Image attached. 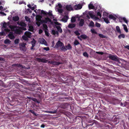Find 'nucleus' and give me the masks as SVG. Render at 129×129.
Returning <instances> with one entry per match:
<instances>
[{
  "label": "nucleus",
  "instance_id": "f257e3e1",
  "mask_svg": "<svg viewBox=\"0 0 129 129\" xmlns=\"http://www.w3.org/2000/svg\"><path fill=\"white\" fill-rule=\"evenodd\" d=\"M9 27L11 29L12 31L15 32V33L17 34H20L21 32V30L17 29L18 28V26L16 25H10Z\"/></svg>",
  "mask_w": 129,
  "mask_h": 129
},
{
  "label": "nucleus",
  "instance_id": "79ce46f5",
  "mask_svg": "<svg viewBox=\"0 0 129 129\" xmlns=\"http://www.w3.org/2000/svg\"><path fill=\"white\" fill-rule=\"evenodd\" d=\"M94 23L93 21H91V22H90L89 24V26H91L93 27L94 26Z\"/></svg>",
  "mask_w": 129,
  "mask_h": 129
},
{
  "label": "nucleus",
  "instance_id": "58836bf2",
  "mask_svg": "<svg viewBox=\"0 0 129 129\" xmlns=\"http://www.w3.org/2000/svg\"><path fill=\"white\" fill-rule=\"evenodd\" d=\"M28 37L25 36H23L22 37V38L25 41H27L28 40Z\"/></svg>",
  "mask_w": 129,
  "mask_h": 129
},
{
  "label": "nucleus",
  "instance_id": "c03bdc74",
  "mask_svg": "<svg viewBox=\"0 0 129 129\" xmlns=\"http://www.w3.org/2000/svg\"><path fill=\"white\" fill-rule=\"evenodd\" d=\"M10 41L9 39H6L4 41V43L6 44L9 43H10Z\"/></svg>",
  "mask_w": 129,
  "mask_h": 129
},
{
  "label": "nucleus",
  "instance_id": "473e14b6",
  "mask_svg": "<svg viewBox=\"0 0 129 129\" xmlns=\"http://www.w3.org/2000/svg\"><path fill=\"white\" fill-rule=\"evenodd\" d=\"M57 111V109H56L55 110H54L53 111H49L48 112V113H51V114H54L56 113Z\"/></svg>",
  "mask_w": 129,
  "mask_h": 129
},
{
  "label": "nucleus",
  "instance_id": "423d86ee",
  "mask_svg": "<svg viewBox=\"0 0 129 129\" xmlns=\"http://www.w3.org/2000/svg\"><path fill=\"white\" fill-rule=\"evenodd\" d=\"M120 105L121 106L123 107L125 106L127 108L129 109V103L125 102L124 103H121L120 104Z\"/></svg>",
  "mask_w": 129,
  "mask_h": 129
},
{
  "label": "nucleus",
  "instance_id": "e433bc0d",
  "mask_svg": "<svg viewBox=\"0 0 129 129\" xmlns=\"http://www.w3.org/2000/svg\"><path fill=\"white\" fill-rule=\"evenodd\" d=\"M99 36L101 38H107V37L106 36L104 35H103L99 34Z\"/></svg>",
  "mask_w": 129,
  "mask_h": 129
},
{
  "label": "nucleus",
  "instance_id": "412c9836",
  "mask_svg": "<svg viewBox=\"0 0 129 129\" xmlns=\"http://www.w3.org/2000/svg\"><path fill=\"white\" fill-rule=\"evenodd\" d=\"M66 48L67 50H70L72 48V47L69 43L68 44L67 46H66Z\"/></svg>",
  "mask_w": 129,
  "mask_h": 129
},
{
  "label": "nucleus",
  "instance_id": "ddd939ff",
  "mask_svg": "<svg viewBox=\"0 0 129 129\" xmlns=\"http://www.w3.org/2000/svg\"><path fill=\"white\" fill-rule=\"evenodd\" d=\"M24 34L28 38H31V33L30 32L28 31H26L25 33Z\"/></svg>",
  "mask_w": 129,
  "mask_h": 129
},
{
  "label": "nucleus",
  "instance_id": "de8ad7c7",
  "mask_svg": "<svg viewBox=\"0 0 129 129\" xmlns=\"http://www.w3.org/2000/svg\"><path fill=\"white\" fill-rule=\"evenodd\" d=\"M83 55L85 57H88V54L86 52H84L83 53Z\"/></svg>",
  "mask_w": 129,
  "mask_h": 129
},
{
  "label": "nucleus",
  "instance_id": "72a5a7b5",
  "mask_svg": "<svg viewBox=\"0 0 129 129\" xmlns=\"http://www.w3.org/2000/svg\"><path fill=\"white\" fill-rule=\"evenodd\" d=\"M61 47V48L60 49L62 50H63L65 51L67 50V49L64 47V44Z\"/></svg>",
  "mask_w": 129,
  "mask_h": 129
},
{
  "label": "nucleus",
  "instance_id": "69168bd1",
  "mask_svg": "<svg viewBox=\"0 0 129 129\" xmlns=\"http://www.w3.org/2000/svg\"><path fill=\"white\" fill-rule=\"evenodd\" d=\"M17 66L19 68H23V66L20 64H17Z\"/></svg>",
  "mask_w": 129,
  "mask_h": 129
},
{
  "label": "nucleus",
  "instance_id": "9d476101",
  "mask_svg": "<svg viewBox=\"0 0 129 129\" xmlns=\"http://www.w3.org/2000/svg\"><path fill=\"white\" fill-rule=\"evenodd\" d=\"M66 8L68 11H70L73 10V8L71 5H67L66 6Z\"/></svg>",
  "mask_w": 129,
  "mask_h": 129
},
{
  "label": "nucleus",
  "instance_id": "052dcab7",
  "mask_svg": "<svg viewBox=\"0 0 129 129\" xmlns=\"http://www.w3.org/2000/svg\"><path fill=\"white\" fill-rule=\"evenodd\" d=\"M25 18L27 21H28L30 20V19L27 16H25Z\"/></svg>",
  "mask_w": 129,
  "mask_h": 129
},
{
  "label": "nucleus",
  "instance_id": "a19ab883",
  "mask_svg": "<svg viewBox=\"0 0 129 129\" xmlns=\"http://www.w3.org/2000/svg\"><path fill=\"white\" fill-rule=\"evenodd\" d=\"M52 33L53 35H55L56 34H57L58 32L57 31H55L54 30H52Z\"/></svg>",
  "mask_w": 129,
  "mask_h": 129
},
{
  "label": "nucleus",
  "instance_id": "4be33fe9",
  "mask_svg": "<svg viewBox=\"0 0 129 129\" xmlns=\"http://www.w3.org/2000/svg\"><path fill=\"white\" fill-rule=\"evenodd\" d=\"M116 29L117 32L119 34L121 33V32L120 29V27L118 26H117L116 27Z\"/></svg>",
  "mask_w": 129,
  "mask_h": 129
},
{
  "label": "nucleus",
  "instance_id": "a211bd4d",
  "mask_svg": "<svg viewBox=\"0 0 129 129\" xmlns=\"http://www.w3.org/2000/svg\"><path fill=\"white\" fill-rule=\"evenodd\" d=\"M28 98L29 99H31L33 100V101H34L35 102H38V101L37 100V99L36 98L31 97H28Z\"/></svg>",
  "mask_w": 129,
  "mask_h": 129
},
{
  "label": "nucleus",
  "instance_id": "774afa93",
  "mask_svg": "<svg viewBox=\"0 0 129 129\" xmlns=\"http://www.w3.org/2000/svg\"><path fill=\"white\" fill-rule=\"evenodd\" d=\"M0 14L4 16H6V15L4 12H0Z\"/></svg>",
  "mask_w": 129,
  "mask_h": 129
},
{
  "label": "nucleus",
  "instance_id": "0eeeda50",
  "mask_svg": "<svg viewBox=\"0 0 129 129\" xmlns=\"http://www.w3.org/2000/svg\"><path fill=\"white\" fill-rule=\"evenodd\" d=\"M88 14L92 18L94 19L95 20H97L99 19L98 18L95 16L93 15L92 12H89L88 13Z\"/></svg>",
  "mask_w": 129,
  "mask_h": 129
},
{
  "label": "nucleus",
  "instance_id": "4d7b16f0",
  "mask_svg": "<svg viewBox=\"0 0 129 129\" xmlns=\"http://www.w3.org/2000/svg\"><path fill=\"white\" fill-rule=\"evenodd\" d=\"M29 111L30 112H31V113L33 114H34L35 115H36V113H35V112L34 111H33V110H29Z\"/></svg>",
  "mask_w": 129,
  "mask_h": 129
},
{
  "label": "nucleus",
  "instance_id": "7ed1b4c3",
  "mask_svg": "<svg viewBox=\"0 0 129 129\" xmlns=\"http://www.w3.org/2000/svg\"><path fill=\"white\" fill-rule=\"evenodd\" d=\"M110 59L112 60L118 62L119 61L118 57L116 55H110L109 56Z\"/></svg>",
  "mask_w": 129,
  "mask_h": 129
},
{
  "label": "nucleus",
  "instance_id": "338daca9",
  "mask_svg": "<svg viewBox=\"0 0 129 129\" xmlns=\"http://www.w3.org/2000/svg\"><path fill=\"white\" fill-rule=\"evenodd\" d=\"M58 6L59 7V8L60 9L62 8V6L61 4L60 3L58 4Z\"/></svg>",
  "mask_w": 129,
  "mask_h": 129
},
{
  "label": "nucleus",
  "instance_id": "5fc2aeb1",
  "mask_svg": "<svg viewBox=\"0 0 129 129\" xmlns=\"http://www.w3.org/2000/svg\"><path fill=\"white\" fill-rule=\"evenodd\" d=\"M105 126L106 127V129H109L110 128V126L108 125L105 124Z\"/></svg>",
  "mask_w": 129,
  "mask_h": 129
},
{
  "label": "nucleus",
  "instance_id": "a18cd8bd",
  "mask_svg": "<svg viewBox=\"0 0 129 129\" xmlns=\"http://www.w3.org/2000/svg\"><path fill=\"white\" fill-rule=\"evenodd\" d=\"M91 31L92 33L97 34V32L95 30L93 29H91Z\"/></svg>",
  "mask_w": 129,
  "mask_h": 129
},
{
  "label": "nucleus",
  "instance_id": "20e7f679",
  "mask_svg": "<svg viewBox=\"0 0 129 129\" xmlns=\"http://www.w3.org/2000/svg\"><path fill=\"white\" fill-rule=\"evenodd\" d=\"M63 45V43L60 41L59 40L56 43L54 48H57L59 47H61Z\"/></svg>",
  "mask_w": 129,
  "mask_h": 129
},
{
  "label": "nucleus",
  "instance_id": "c756f323",
  "mask_svg": "<svg viewBox=\"0 0 129 129\" xmlns=\"http://www.w3.org/2000/svg\"><path fill=\"white\" fill-rule=\"evenodd\" d=\"M120 20H123V21L126 23H127L128 20H127L126 18L125 17H122L120 19Z\"/></svg>",
  "mask_w": 129,
  "mask_h": 129
},
{
  "label": "nucleus",
  "instance_id": "8fccbe9b",
  "mask_svg": "<svg viewBox=\"0 0 129 129\" xmlns=\"http://www.w3.org/2000/svg\"><path fill=\"white\" fill-rule=\"evenodd\" d=\"M58 11L60 13H62L63 11V10L62 9H58Z\"/></svg>",
  "mask_w": 129,
  "mask_h": 129
},
{
  "label": "nucleus",
  "instance_id": "680f3d73",
  "mask_svg": "<svg viewBox=\"0 0 129 129\" xmlns=\"http://www.w3.org/2000/svg\"><path fill=\"white\" fill-rule=\"evenodd\" d=\"M96 53L98 54L101 55H103L104 54V53L101 52H96Z\"/></svg>",
  "mask_w": 129,
  "mask_h": 129
},
{
  "label": "nucleus",
  "instance_id": "f03ea898",
  "mask_svg": "<svg viewBox=\"0 0 129 129\" xmlns=\"http://www.w3.org/2000/svg\"><path fill=\"white\" fill-rule=\"evenodd\" d=\"M52 11H49V12L48 13L46 12H45L43 10H42L41 11V14H43L44 16L46 17H47L48 15L49 16H52L53 15L52 13Z\"/></svg>",
  "mask_w": 129,
  "mask_h": 129
},
{
  "label": "nucleus",
  "instance_id": "aec40b11",
  "mask_svg": "<svg viewBox=\"0 0 129 129\" xmlns=\"http://www.w3.org/2000/svg\"><path fill=\"white\" fill-rule=\"evenodd\" d=\"M109 17L110 19H112L114 20H115L116 19L115 17L112 14L109 15Z\"/></svg>",
  "mask_w": 129,
  "mask_h": 129
},
{
  "label": "nucleus",
  "instance_id": "cd10ccee",
  "mask_svg": "<svg viewBox=\"0 0 129 129\" xmlns=\"http://www.w3.org/2000/svg\"><path fill=\"white\" fill-rule=\"evenodd\" d=\"M122 25L123 26L124 29L125 31L126 32H127L128 31L126 25L124 24H123Z\"/></svg>",
  "mask_w": 129,
  "mask_h": 129
},
{
  "label": "nucleus",
  "instance_id": "603ef678",
  "mask_svg": "<svg viewBox=\"0 0 129 129\" xmlns=\"http://www.w3.org/2000/svg\"><path fill=\"white\" fill-rule=\"evenodd\" d=\"M95 25L98 27H100L101 26V24L97 22L95 23Z\"/></svg>",
  "mask_w": 129,
  "mask_h": 129
},
{
  "label": "nucleus",
  "instance_id": "1a4fd4ad",
  "mask_svg": "<svg viewBox=\"0 0 129 129\" xmlns=\"http://www.w3.org/2000/svg\"><path fill=\"white\" fill-rule=\"evenodd\" d=\"M82 6L81 5L78 4L77 5H76L74 7V8L75 10L80 9H81Z\"/></svg>",
  "mask_w": 129,
  "mask_h": 129
},
{
  "label": "nucleus",
  "instance_id": "2f4dec72",
  "mask_svg": "<svg viewBox=\"0 0 129 129\" xmlns=\"http://www.w3.org/2000/svg\"><path fill=\"white\" fill-rule=\"evenodd\" d=\"M125 37V35L124 34H121L119 35L118 36V38L119 39H121L122 38H124Z\"/></svg>",
  "mask_w": 129,
  "mask_h": 129
},
{
  "label": "nucleus",
  "instance_id": "49530a36",
  "mask_svg": "<svg viewBox=\"0 0 129 129\" xmlns=\"http://www.w3.org/2000/svg\"><path fill=\"white\" fill-rule=\"evenodd\" d=\"M74 33L77 36H79L80 35V33H79L78 31L76 30L74 32Z\"/></svg>",
  "mask_w": 129,
  "mask_h": 129
},
{
  "label": "nucleus",
  "instance_id": "09e8293b",
  "mask_svg": "<svg viewBox=\"0 0 129 129\" xmlns=\"http://www.w3.org/2000/svg\"><path fill=\"white\" fill-rule=\"evenodd\" d=\"M19 40L18 39H16L15 40L14 43L15 44H18L19 43Z\"/></svg>",
  "mask_w": 129,
  "mask_h": 129
},
{
  "label": "nucleus",
  "instance_id": "37998d69",
  "mask_svg": "<svg viewBox=\"0 0 129 129\" xmlns=\"http://www.w3.org/2000/svg\"><path fill=\"white\" fill-rule=\"evenodd\" d=\"M48 61V60L44 58H42L41 62L44 63H46Z\"/></svg>",
  "mask_w": 129,
  "mask_h": 129
},
{
  "label": "nucleus",
  "instance_id": "4c0bfd02",
  "mask_svg": "<svg viewBox=\"0 0 129 129\" xmlns=\"http://www.w3.org/2000/svg\"><path fill=\"white\" fill-rule=\"evenodd\" d=\"M71 22L72 23H74L76 21V18L75 17H72L71 20Z\"/></svg>",
  "mask_w": 129,
  "mask_h": 129
},
{
  "label": "nucleus",
  "instance_id": "f8f14e48",
  "mask_svg": "<svg viewBox=\"0 0 129 129\" xmlns=\"http://www.w3.org/2000/svg\"><path fill=\"white\" fill-rule=\"evenodd\" d=\"M51 20L48 17H46L45 18V19L43 20V22L45 23H47L48 22H51Z\"/></svg>",
  "mask_w": 129,
  "mask_h": 129
},
{
  "label": "nucleus",
  "instance_id": "6e6d98bb",
  "mask_svg": "<svg viewBox=\"0 0 129 129\" xmlns=\"http://www.w3.org/2000/svg\"><path fill=\"white\" fill-rule=\"evenodd\" d=\"M45 35H46V36L48 37L49 36V33L46 30H45Z\"/></svg>",
  "mask_w": 129,
  "mask_h": 129
},
{
  "label": "nucleus",
  "instance_id": "864d4df0",
  "mask_svg": "<svg viewBox=\"0 0 129 129\" xmlns=\"http://www.w3.org/2000/svg\"><path fill=\"white\" fill-rule=\"evenodd\" d=\"M43 26L44 28L45 29H47L48 27L47 25L46 24H43Z\"/></svg>",
  "mask_w": 129,
  "mask_h": 129
},
{
  "label": "nucleus",
  "instance_id": "ea45409f",
  "mask_svg": "<svg viewBox=\"0 0 129 129\" xmlns=\"http://www.w3.org/2000/svg\"><path fill=\"white\" fill-rule=\"evenodd\" d=\"M79 44V42L77 40H76L74 42V44L75 46Z\"/></svg>",
  "mask_w": 129,
  "mask_h": 129
},
{
  "label": "nucleus",
  "instance_id": "13d9d810",
  "mask_svg": "<svg viewBox=\"0 0 129 129\" xmlns=\"http://www.w3.org/2000/svg\"><path fill=\"white\" fill-rule=\"evenodd\" d=\"M97 15L98 16H99L100 18H101L102 16L101 14L99 12H97Z\"/></svg>",
  "mask_w": 129,
  "mask_h": 129
},
{
  "label": "nucleus",
  "instance_id": "5701e85b",
  "mask_svg": "<svg viewBox=\"0 0 129 129\" xmlns=\"http://www.w3.org/2000/svg\"><path fill=\"white\" fill-rule=\"evenodd\" d=\"M102 18L104 19V21L107 23L108 24L110 23L107 17H102Z\"/></svg>",
  "mask_w": 129,
  "mask_h": 129
},
{
  "label": "nucleus",
  "instance_id": "4468645a",
  "mask_svg": "<svg viewBox=\"0 0 129 129\" xmlns=\"http://www.w3.org/2000/svg\"><path fill=\"white\" fill-rule=\"evenodd\" d=\"M84 23V20L83 19H81L79 24V26H82Z\"/></svg>",
  "mask_w": 129,
  "mask_h": 129
},
{
  "label": "nucleus",
  "instance_id": "dca6fc26",
  "mask_svg": "<svg viewBox=\"0 0 129 129\" xmlns=\"http://www.w3.org/2000/svg\"><path fill=\"white\" fill-rule=\"evenodd\" d=\"M13 20L15 21H18L19 19V17L18 16H14L12 18Z\"/></svg>",
  "mask_w": 129,
  "mask_h": 129
},
{
  "label": "nucleus",
  "instance_id": "3c124183",
  "mask_svg": "<svg viewBox=\"0 0 129 129\" xmlns=\"http://www.w3.org/2000/svg\"><path fill=\"white\" fill-rule=\"evenodd\" d=\"M20 48L21 50H22L23 51H25L26 50V47L23 48H21L20 47Z\"/></svg>",
  "mask_w": 129,
  "mask_h": 129
},
{
  "label": "nucleus",
  "instance_id": "6e6552de",
  "mask_svg": "<svg viewBox=\"0 0 129 129\" xmlns=\"http://www.w3.org/2000/svg\"><path fill=\"white\" fill-rule=\"evenodd\" d=\"M48 62L50 64L57 66H58L61 64L60 63L58 62H56L53 61H49Z\"/></svg>",
  "mask_w": 129,
  "mask_h": 129
},
{
  "label": "nucleus",
  "instance_id": "6ab92c4d",
  "mask_svg": "<svg viewBox=\"0 0 129 129\" xmlns=\"http://www.w3.org/2000/svg\"><path fill=\"white\" fill-rule=\"evenodd\" d=\"M8 36L11 39H13L15 38V36L12 34H10L8 35Z\"/></svg>",
  "mask_w": 129,
  "mask_h": 129
},
{
  "label": "nucleus",
  "instance_id": "bb28decb",
  "mask_svg": "<svg viewBox=\"0 0 129 129\" xmlns=\"http://www.w3.org/2000/svg\"><path fill=\"white\" fill-rule=\"evenodd\" d=\"M9 24L8 23H7L6 22H4L3 24V27L4 28H6L7 27V26Z\"/></svg>",
  "mask_w": 129,
  "mask_h": 129
},
{
  "label": "nucleus",
  "instance_id": "9b49d317",
  "mask_svg": "<svg viewBox=\"0 0 129 129\" xmlns=\"http://www.w3.org/2000/svg\"><path fill=\"white\" fill-rule=\"evenodd\" d=\"M69 18L68 16L65 15L64 16V17L62 18L61 20L65 22H67Z\"/></svg>",
  "mask_w": 129,
  "mask_h": 129
},
{
  "label": "nucleus",
  "instance_id": "e2e57ef3",
  "mask_svg": "<svg viewBox=\"0 0 129 129\" xmlns=\"http://www.w3.org/2000/svg\"><path fill=\"white\" fill-rule=\"evenodd\" d=\"M42 58H36V60L38 61L39 62H40L41 61Z\"/></svg>",
  "mask_w": 129,
  "mask_h": 129
},
{
  "label": "nucleus",
  "instance_id": "c9c22d12",
  "mask_svg": "<svg viewBox=\"0 0 129 129\" xmlns=\"http://www.w3.org/2000/svg\"><path fill=\"white\" fill-rule=\"evenodd\" d=\"M26 44L24 43H22L21 44H20L19 46L20 47H21V48H23L25 47V45Z\"/></svg>",
  "mask_w": 129,
  "mask_h": 129
},
{
  "label": "nucleus",
  "instance_id": "a878e982",
  "mask_svg": "<svg viewBox=\"0 0 129 129\" xmlns=\"http://www.w3.org/2000/svg\"><path fill=\"white\" fill-rule=\"evenodd\" d=\"M80 37L84 39H85L87 38H88V37L85 34L82 35H81Z\"/></svg>",
  "mask_w": 129,
  "mask_h": 129
},
{
  "label": "nucleus",
  "instance_id": "b1692460",
  "mask_svg": "<svg viewBox=\"0 0 129 129\" xmlns=\"http://www.w3.org/2000/svg\"><path fill=\"white\" fill-rule=\"evenodd\" d=\"M20 25L23 27H26V24L22 21H20Z\"/></svg>",
  "mask_w": 129,
  "mask_h": 129
},
{
  "label": "nucleus",
  "instance_id": "f3484780",
  "mask_svg": "<svg viewBox=\"0 0 129 129\" xmlns=\"http://www.w3.org/2000/svg\"><path fill=\"white\" fill-rule=\"evenodd\" d=\"M56 27L57 28L58 31L61 33L62 32V29L61 27L59 26H56Z\"/></svg>",
  "mask_w": 129,
  "mask_h": 129
},
{
  "label": "nucleus",
  "instance_id": "2eb2a0df",
  "mask_svg": "<svg viewBox=\"0 0 129 129\" xmlns=\"http://www.w3.org/2000/svg\"><path fill=\"white\" fill-rule=\"evenodd\" d=\"M76 26V24L73 23H70L68 25V27L70 28H73Z\"/></svg>",
  "mask_w": 129,
  "mask_h": 129
},
{
  "label": "nucleus",
  "instance_id": "0e129e2a",
  "mask_svg": "<svg viewBox=\"0 0 129 129\" xmlns=\"http://www.w3.org/2000/svg\"><path fill=\"white\" fill-rule=\"evenodd\" d=\"M24 27H20L19 28H20L21 29L24 30H26V28Z\"/></svg>",
  "mask_w": 129,
  "mask_h": 129
},
{
  "label": "nucleus",
  "instance_id": "bf43d9fd",
  "mask_svg": "<svg viewBox=\"0 0 129 129\" xmlns=\"http://www.w3.org/2000/svg\"><path fill=\"white\" fill-rule=\"evenodd\" d=\"M43 49L47 51H48L50 50L49 48V47H44L43 48Z\"/></svg>",
  "mask_w": 129,
  "mask_h": 129
},
{
  "label": "nucleus",
  "instance_id": "7c9ffc66",
  "mask_svg": "<svg viewBox=\"0 0 129 129\" xmlns=\"http://www.w3.org/2000/svg\"><path fill=\"white\" fill-rule=\"evenodd\" d=\"M29 28L28 30L31 31L33 32L34 30L33 27L32 26H29Z\"/></svg>",
  "mask_w": 129,
  "mask_h": 129
},
{
  "label": "nucleus",
  "instance_id": "39448f33",
  "mask_svg": "<svg viewBox=\"0 0 129 129\" xmlns=\"http://www.w3.org/2000/svg\"><path fill=\"white\" fill-rule=\"evenodd\" d=\"M99 113L100 117L102 119H104L106 116V113L103 111H99Z\"/></svg>",
  "mask_w": 129,
  "mask_h": 129
},
{
  "label": "nucleus",
  "instance_id": "393cba45",
  "mask_svg": "<svg viewBox=\"0 0 129 129\" xmlns=\"http://www.w3.org/2000/svg\"><path fill=\"white\" fill-rule=\"evenodd\" d=\"M88 8L89 9H94V6H93L92 4L90 3L88 5Z\"/></svg>",
  "mask_w": 129,
  "mask_h": 129
},
{
  "label": "nucleus",
  "instance_id": "f704fd0d",
  "mask_svg": "<svg viewBox=\"0 0 129 129\" xmlns=\"http://www.w3.org/2000/svg\"><path fill=\"white\" fill-rule=\"evenodd\" d=\"M36 43V41L35 40L33 39V40L31 41L32 45H35Z\"/></svg>",
  "mask_w": 129,
  "mask_h": 129
},
{
  "label": "nucleus",
  "instance_id": "c85d7f7f",
  "mask_svg": "<svg viewBox=\"0 0 129 129\" xmlns=\"http://www.w3.org/2000/svg\"><path fill=\"white\" fill-rule=\"evenodd\" d=\"M94 8L95 10H97V9H98L99 10V9L100 8V7L97 4H95L94 5Z\"/></svg>",
  "mask_w": 129,
  "mask_h": 129
}]
</instances>
